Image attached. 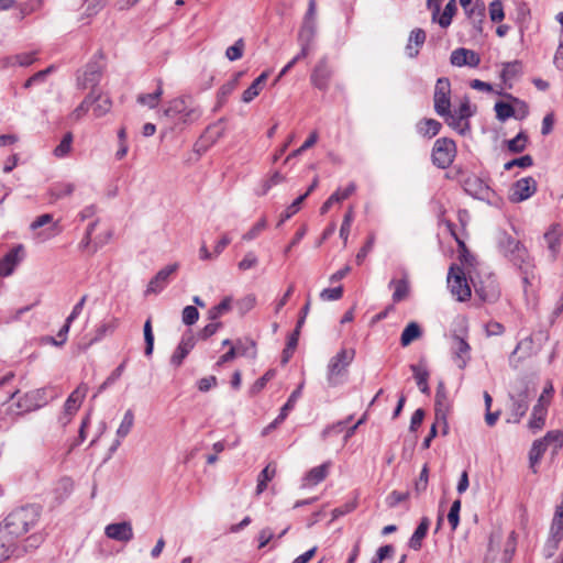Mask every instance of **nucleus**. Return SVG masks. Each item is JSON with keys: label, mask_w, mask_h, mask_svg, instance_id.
Segmentation results:
<instances>
[{"label": "nucleus", "mask_w": 563, "mask_h": 563, "mask_svg": "<svg viewBox=\"0 0 563 563\" xmlns=\"http://www.w3.org/2000/svg\"><path fill=\"white\" fill-rule=\"evenodd\" d=\"M34 516V510L31 507H21L10 512L0 526V547H10L14 538L26 533Z\"/></svg>", "instance_id": "nucleus-1"}, {"label": "nucleus", "mask_w": 563, "mask_h": 563, "mask_svg": "<svg viewBox=\"0 0 563 563\" xmlns=\"http://www.w3.org/2000/svg\"><path fill=\"white\" fill-rule=\"evenodd\" d=\"M500 246L506 253H509L510 261L519 266L522 274V283L525 285V294H528V286H532L534 282V265L530 260L528 251L518 241L511 236L504 235L500 240Z\"/></svg>", "instance_id": "nucleus-2"}, {"label": "nucleus", "mask_w": 563, "mask_h": 563, "mask_svg": "<svg viewBox=\"0 0 563 563\" xmlns=\"http://www.w3.org/2000/svg\"><path fill=\"white\" fill-rule=\"evenodd\" d=\"M112 109L111 98L100 89H92L70 113L73 121L81 120L90 110L97 119L104 117Z\"/></svg>", "instance_id": "nucleus-3"}, {"label": "nucleus", "mask_w": 563, "mask_h": 563, "mask_svg": "<svg viewBox=\"0 0 563 563\" xmlns=\"http://www.w3.org/2000/svg\"><path fill=\"white\" fill-rule=\"evenodd\" d=\"M201 114V110L185 98L173 99L164 110V117L172 120L175 124H191L198 121Z\"/></svg>", "instance_id": "nucleus-4"}, {"label": "nucleus", "mask_w": 563, "mask_h": 563, "mask_svg": "<svg viewBox=\"0 0 563 563\" xmlns=\"http://www.w3.org/2000/svg\"><path fill=\"white\" fill-rule=\"evenodd\" d=\"M355 357L354 349H341L332 356L327 366V380L329 386L342 384L346 377L347 368Z\"/></svg>", "instance_id": "nucleus-5"}, {"label": "nucleus", "mask_w": 563, "mask_h": 563, "mask_svg": "<svg viewBox=\"0 0 563 563\" xmlns=\"http://www.w3.org/2000/svg\"><path fill=\"white\" fill-rule=\"evenodd\" d=\"M510 405L508 423H519L529 409L530 390L525 382H521L515 393L509 394Z\"/></svg>", "instance_id": "nucleus-6"}, {"label": "nucleus", "mask_w": 563, "mask_h": 563, "mask_svg": "<svg viewBox=\"0 0 563 563\" xmlns=\"http://www.w3.org/2000/svg\"><path fill=\"white\" fill-rule=\"evenodd\" d=\"M456 155L455 142L448 137L438 139L432 148V163L442 169L448 168Z\"/></svg>", "instance_id": "nucleus-7"}, {"label": "nucleus", "mask_w": 563, "mask_h": 563, "mask_svg": "<svg viewBox=\"0 0 563 563\" xmlns=\"http://www.w3.org/2000/svg\"><path fill=\"white\" fill-rule=\"evenodd\" d=\"M448 285L451 294L456 297L459 301H465L471 297V287L461 267L452 266L450 268Z\"/></svg>", "instance_id": "nucleus-8"}, {"label": "nucleus", "mask_w": 563, "mask_h": 563, "mask_svg": "<svg viewBox=\"0 0 563 563\" xmlns=\"http://www.w3.org/2000/svg\"><path fill=\"white\" fill-rule=\"evenodd\" d=\"M433 106L439 115L449 114L451 111V82L445 77L439 78L435 82Z\"/></svg>", "instance_id": "nucleus-9"}, {"label": "nucleus", "mask_w": 563, "mask_h": 563, "mask_svg": "<svg viewBox=\"0 0 563 563\" xmlns=\"http://www.w3.org/2000/svg\"><path fill=\"white\" fill-rule=\"evenodd\" d=\"M88 393V386L85 383H81L66 399L64 405V412L59 418V421L63 426H66L70 422L73 416L80 408L86 395Z\"/></svg>", "instance_id": "nucleus-10"}, {"label": "nucleus", "mask_w": 563, "mask_h": 563, "mask_svg": "<svg viewBox=\"0 0 563 563\" xmlns=\"http://www.w3.org/2000/svg\"><path fill=\"white\" fill-rule=\"evenodd\" d=\"M434 411L437 423H442V432L446 434L449 431L448 415L450 411V400L442 382L437 387Z\"/></svg>", "instance_id": "nucleus-11"}, {"label": "nucleus", "mask_w": 563, "mask_h": 563, "mask_svg": "<svg viewBox=\"0 0 563 563\" xmlns=\"http://www.w3.org/2000/svg\"><path fill=\"white\" fill-rule=\"evenodd\" d=\"M537 191V181L533 177H523L517 180L510 188L509 200L522 202L533 196Z\"/></svg>", "instance_id": "nucleus-12"}, {"label": "nucleus", "mask_w": 563, "mask_h": 563, "mask_svg": "<svg viewBox=\"0 0 563 563\" xmlns=\"http://www.w3.org/2000/svg\"><path fill=\"white\" fill-rule=\"evenodd\" d=\"M562 238L563 229L558 223L551 224L543 234V241L549 253L548 256L552 262H554L559 256Z\"/></svg>", "instance_id": "nucleus-13"}, {"label": "nucleus", "mask_w": 563, "mask_h": 563, "mask_svg": "<svg viewBox=\"0 0 563 563\" xmlns=\"http://www.w3.org/2000/svg\"><path fill=\"white\" fill-rule=\"evenodd\" d=\"M451 353L453 362L460 369H464L471 361V346L462 336H452Z\"/></svg>", "instance_id": "nucleus-14"}, {"label": "nucleus", "mask_w": 563, "mask_h": 563, "mask_svg": "<svg viewBox=\"0 0 563 563\" xmlns=\"http://www.w3.org/2000/svg\"><path fill=\"white\" fill-rule=\"evenodd\" d=\"M462 186L466 194L481 200H488L492 195L490 188L476 175L466 176Z\"/></svg>", "instance_id": "nucleus-15"}, {"label": "nucleus", "mask_w": 563, "mask_h": 563, "mask_svg": "<svg viewBox=\"0 0 563 563\" xmlns=\"http://www.w3.org/2000/svg\"><path fill=\"white\" fill-rule=\"evenodd\" d=\"M24 250L22 245H16L0 258V276L8 277L12 275L15 267L22 262Z\"/></svg>", "instance_id": "nucleus-16"}, {"label": "nucleus", "mask_w": 563, "mask_h": 563, "mask_svg": "<svg viewBox=\"0 0 563 563\" xmlns=\"http://www.w3.org/2000/svg\"><path fill=\"white\" fill-rule=\"evenodd\" d=\"M101 76V67L97 63H89L77 78L78 87L80 89H98Z\"/></svg>", "instance_id": "nucleus-17"}, {"label": "nucleus", "mask_w": 563, "mask_h": 563, "mask_svg": "<svg viewBox=\"0 0 563 563\" xmlns=\"http://www.w3.org/2000/svg\"><path fill=\"white\" fill-rule=\"evenodd\" d=\"M179 268L178 263L169 264L162 269H159L156 275L150 280L146 294H158L161 292L168 284L170 275H173Z\"/></svg>", "instance_id": "nucleus-18"}, {"label": "nucleus", "mask_w": 563, "mask_h": 563, "mask_svg": "<svg viewBox=\"0 0 563 563\" xmlns=\"http://www.w3.org/2000/svg\"><path fill=\"white\" fill-rule=\"evenodd\" d=\"M104 534L112 540L120 542H129L133 539V528L131 522L122 521L110 523L104 528Z\"/></svg>", "instance_id": "nucleus-19"}, {"label": "nucleus", "mask_w": 563, "mask_h": 563, "mask_svg": "<svg viewBox=\"0 0 563 563\" xmlns=\"http://www.w3.org/2000/svg\"><path fill=\"white\" fill-rule=\"evenodd\" d=\"M51 224L46 230L37 232L36 235L40 239V241H46L47 239L56 235L59 233L58 222L53 221V216L49 213L42 214L37 217L30 225V229L32 231H36L40 228Z\"/></svg>", "instance_id": "nucleus-20"}, {"label": "nucleus", "mask_w": 563, "mask_h": 563, "mask_svg": "<svg viewBox=\"0 0 563 563\" xmlns=\"http://www.w3.org/2000/svg\"><path fill=\"white\" fill-rule=\"evenodd\" d=\"M450 60L452 65L457 67H477L481 63V57L474 51L467 48H456L451 53Z\"/></svg>", "instance_id": "nucleus-21"}, {"label": "nucleus", "mask_w": 563, "mask_h": 563, "mask_svg": "<svg viewBox=\"0 0 563 563\" xmlns=\"http://www.w3.org/2000/svg\"><path fill=\"white\" fill-rule=\"evenodd\" d=\"M195 345L196 339L191 333L183 335L178 346L170 357V363L176 367L180 366Z\"/></svg>", "instance_id": "nucleus-22"}, {"label": "nucleus", "mask_w": 563, "mask_h": 563, "mask_svg": "<svg viewBox=\"0 0 563 563\" xmlns=\"http://www.w3.org/2000/svg\"><path fill=\"white\" fill-rule=\"evenodd\" d=\"M330 77L331 70L327 64V60L321 59L313 68L310 79L311 84L316 88L320 90H325L329 86Z\"/></svg>", "instance_id": "nucleus-23"}, {"label": "nucleus", "mask_w": 563, "mask_h": 563, "mask_svg": "<svg viewBox=\"0 0 563 563\" xmlns=\"http://www.w3.org/2000/svg\"><path fill=\"white\" fill-rule=\"evenodd\" d=\"M316 10H317L316 1L310 0L308 3L307 13L305 15L303 24L299 32V40H303L305 37H307L308 42H311L313 40L314 33H316V23H314Z\"/></svg>", "instance_id": "nucleus-24"}, {"label": "nucleus", "mask_w": 563, "mask_h": 563, "mask_svg": "<svg viewBox=\"0 0 563 563\" xmlns=\"http://www.w3.org/2000/svg\"><path fill=\"white\" fill-rule=\"evenodd\" d=\"M486 7L485 3L481 0H477L473 3L472 8L467 10L465 13L467 19L470 20L473 29L477 34H482L483 32V23L485 19Z\"/></svg>", "instance_id": "nucleus-25"}, {"label": "nucleus", "mask_w": 563, "mask_h": 563, "mask_svg": "<svg viewBox=\"0 0 563 563\" xmlns=\"http://www.w3.org/2000/svg\"><path fill=\"white\" fill-rule=\"evenodd\" d=\"M36 60V52L20 53L11 56H5L0 59L2 68H10L14 66L27 67Z\"/></svg>", "instance_id": "nucleus-26"}, {"label": "nucleus", "mask_w": 563, "mask_h": 563, "mask_svg": "<svg viewBox=\"0 0 563 563\" xmlns=\"http://www.w3.org/2000/svg\"><path fill=\"white\" fill-rule=\"evenodd\" d=\"M111 238V232H107L106 240H99L98 238L89 236V233L84 234L81 241L78 243V250L82 253H87L88 255H93L100 247L107 244Z\"/></svg>", "instance_id": "nucleus-27"}, {"label": "nucleus", "mask_w": 563, "mask_h": 563, "mask_svg": "<svg viewBox=\"0 0 563 563\" xmlns=\"http://www.w3.org/2000/svg\"><path fill=\"white\" fill-rule=\"evenodd\" d=\"M329 466H330V463L327 462V463H323L319 466L311 468L302 477L301 487L302 488L313 487V486L318 485L319 483H321L328 476Z\"/></svg>", "instance_id": "nucleus-28"}, {"label": "nucleus", "mask_w": 563, "mask_h": 563, "mask_svg": "<svg viewBox=\"0 0 563 563\" xmlns=\"http://www.w3.org/2000/svg\"><path fill=\"white\" fill-rule=\"evenodd\" d=\"M426 42V32L422 29H415L410 32L408 43L406 45V55L410 58H415L419 54L420 47Z\"/></svg>", "instance_id": "nucleus-29"}, {"label": "nucleus", "mask_w": 563, "mask_h": 563, "mask_svg": "<svg viewBox=\"0 0 563 563\" xmlns=\"http://www.w3.org/2000/svg\"><path fill=\"white\" fill-rule=\"evenodd\" d=\"M268 79V71L262 73L247 89H245L242 93V101L245 103H250L253 101L263 90L266 81Z\"/></svg>", "instance_id": "nucleus-30"}, {"label": "nucleus", "mask_w": 563, "mask_h": 563, "mask_svg": "<svg viewBox=\"0 0 563 563\" xmlns=\"http://www.w3.org/2000/svg\"><path fill=\"white\" fill-rule=\"evenodd\" d=\"M119 319L115 317H111L109 319L102 320L95 330V336L91 340L90 344L101 341L106 335L112 334L117 328L119 327Z\"/></svg>", "instance_id": "nucleus-31"}, {"label": "nucleus", "mask_w": 563, "mask_h": 563, "mask_svg": "<svg viewBox=\"0 0 563 563\" xmlns=\"http://www.w3.org/2000/svg\"><path fill=\"white\" fill-rule=\"evenodd\" d=\"M548 413V408L541 405H534L530 420L528 422V428L533 432H538L545 424V417Z\"/></svg>", "instance_id": "nucleus-32"}, {"label": "nucleus", "mask_w": 563, "mask_h": 563, "mask_svg": "<svg viewBox=\"0 0 563 563\" xmlns=\"http://www.w3.org/2000/svg\"><path fill=\"white\" fill-rule=\"evenodd\" d=\"M388 287L393 289V301L400 302L409 295V282L406 277L400 279H391Z\"/></svg>", "instance_id": "nucleus-33"}, {"label": "nucleus", "mask_w": 563, "mask_h": 563, "mask_svg": "<svg viewBox=\"0 0 563 563\" xmlns=\"http://www.w3.org/2000/svg\"><path fill=\"white\" fill-rule=\"evenodd\" d=\"M442 125L434 119H423L416 125L417 132L428 139L434 137L441 130Z\"/></svg>", "instance_id": "nucleus-34"}, {"label": "nucleus", "mask_w": 563, "mask_h": 563, "mask_svg": "<svg viewBox=\"0 0 563 563\" xmlns=\"http://www.w3.org/2000/svg\"><path fill=\"white\" fill-rule=\"evenodd\" d=\"M410 369L413 373V377L420 391L428 395L430 393V388L428 385L429 372L427 367L421 364H412L410 365Z\"/></svg>", "instance_id": "nucleus-35"}, {"label": "nucleus", "mask_w": 563, "mask_h": 563, "mask_svg": "<svg viewBox=\"0 0 563 563\" xmlns=\"http://www.w3.org/2000/svg\"><path fill=\"white\" fill-rule=\"evenodd\" d=\"M522 73V64L519 60L505 63L500 73V78L505 84H509L518 78Z\"/></svg>", "instance_id": "nucleus-36"}, {"label": "nucleus", "mask_w": 563, "mask_h": 563, "mask_svg": "<svg viewBox=\"0 0 563 563\" xmlns=\"http://www.w3.org/2000/svg\"><path fill=\"white\" fill-rule=\"evenodd\" d=\"M429 526H430V520L427 517L422 518L409 540V547L411 549L419 550L421 548L422 540L427 536Z\"/></svg>", "instance_id": "nucleus-37"}, {"label": "nucleus", "mask_w": 563, "mask_h": 563, "mask_svg": "<svg viewBox=\"0 0 563 563\" xmlns=\"http://www.w3.org/2000/svg\"><path fill=\"white\" fill-rule=\"evenodd\" d=\"M162 96H163V82H162V80H158L156 90L152 93L139 95L137 102L142 106L150 108V109H154L157 107Z\"/></svg>", "instance_id": "nucleus-38"}, {"label": "nucleus", "mask_w": 563, "mask_h": 563, "mask_svg": "<svg viewBox=\"0 0 563 563\" xmlns=\"http://www.w3.org/2000/svg\"><path fill=\"white\" fill-rule=\"evenodd\" d=\"M474 288L484 301H494L498 297V289L494 279H489L486 286L474 283Z\"/></svg>", "instance_id": "nucleus-39"}, {"label": "nucleus", "mask_w": 563, "mask_h": 563, "mask_svg": "<svg viewBox=\"0 0 563 563\" xmlns=\"http://www.w3.org/2000/svg\"><path fill=\"white\" fill-rule=\"evenodd\" d=\"M457 11V5L455 0H449V2L445 4L444 10L442 13L439 12V15L437 16V20L434 22L439 23V25L443 29H446L450 26L452 22V18Z\"/></svg>", "instance_id": "nucleus-40"}, {"label": "nucleus", "mask_w": 563, "mask_h": 563, "mask_svg": "<svg viewBox=\"0 0 563 563\" xmlns=\"http://www.w3.org/2000/svg\"><path fill=\"white\" fill-rule=\"evenodd\" d=\"M422 332L417 322H410L402 331L400 336V343L402 346H408L415 340L421 336Z\"/></svg>", "instance_id": "nucleus-41"}, {"label": "nucleus", "mask_w": 563, "mask_h": 563, "mask_svg": "<svg viewBox=\"0 0 563 563\" xmlns=\"http://www.w3.org/2000/svg\"><path fill=\"white\" fill-rule=\"evenodd\" d=\"M548 449V444L544 442V440L538 439L532 443V446L529 452V462L530 467L534 468V466L540 462L543 454L545 453Z\"/></svg>", "instance_id": "nucleus-42"}, {"label": "nucleus", "mask_w": 563, "mask_h": 563, "mask_svg": "<svg viewBox=\"0 0 563 563\" xmlns=\"http://www.w3.org/2000/svg\"><path fill=\"white\" fill-rule=\"evenodd\" d=\"M276 475V466L268 464L257 477L256 495H261L267 487V483L271 482Z\"/></svg>", "instance_id": "nucleus-43"}, {"label": "nucleus", "mask_w": 563, "mask_h": 563, "mask_svg": "<svg viewBox=\"0 0 563 563\" xmlns=\"http://www.w3.org/2000/svg\"><path fill=\"white\" fill-rule=\"evenodd\" d=\"M134 426V413L131 409H128L121 420L120 426L117 429V438L124 439L131 432Z\"/></svg>", "instance_id": "nucleus-44"}, {"label": "nucleus", "mask_w": 563, "mask_h": 563, "mask_svg": "<svg viewBox=\"0 0 563 563\" xmlns=\"http://www.w3.org/2000/svg\"><path fill=\"white\" fill-rule=\"evenodd\" d=\"M75 190V185L71 183H57L49 189V195L54 200L63 199L70 196Z\"/></svg>", "instance_id": "nucleus-45"}, {"label": "nucleus", "mask_w": 563, "mask_h": 563, "mask_svg": "<svg viewBox=\"0 0 563 563\" xmlns=\"http://www.w3.org/2000/svg\"><path fill=\"white\" fill-rule=\"evenodd\" d=\"M562 531H563V507H559L556 509V512H555V516H554V519L552 522V527H551L552 539H553L555 545L562 539Z\"/></svg>", "instance_id": "nucleus-46"}, {"label": "nucleus", "mask_w": 563, "mask_h": 563, "mask_svg": "<svg viewBox=\"0 0 563 563\" xmlns=\"http://www.w3.org/2000/svg\"><path fill=\"white\" fill-rule=\"evenodd\" d=\"M73 146V134L70 132L66 133L59 144L54 148L53 154L57 158H64L66 157Z\"/></svg>", "instance_id": "nucleus-47"}, {"label": "nucleus", "mask_w": 563, "mask_h": 563, "mask_svg": "<svg viewBox=\"0 0 563 563\" xmlns=\"http://www.w3.org/2000/svg\"><path fill=\"white\" fill-rule=\"evenodd\" d=\"M441 117L444 118L445 122L450 126L457 130L460 133H464V131L468 129L467 120L465 118H460L457 114L453 113L452 110L449 114Z\"/></svg>", "instance_id": "nucleus-48"}, {"label": "nucleus", "mask_w": 563, "mask_h": 563, "mask_svg": "<svg viewBox=\"0 0 563 563\" xmlns=\"http://www.w3.org/2000/svg\"><path fill=\"white\" fill-rule=\"evenodd\" d=\"M301 387L302 386H299L296 390H294L290 394L286 404L280 408L279 420H285L287 418L288 413L294 409L298 398L301 395Z\"/></svg>", "instance_id": "nucleus-49"}, {"label": "nucleus", "mask_w": 563, "mask_h": 563, "mask_svg": "<svg viewBox=\"0 0 563 563\" xmlns=\"http://www.w3.org/2000/svg\"><path fill=\"white\" fill-rule=\"evenodd\" d=\"M267 227V220L262 217L247 232L242 235V240L250 242L256 239Z\"/></svg>", "instance_id": "nucleus-50"}, {"label": "nucleus", "mask_w": 563, "mask_h": 563, "mask_svg": "<svg viewBox=\"0 0 563 563\" xmlns=\"http://www.w3.org/2000/svg\"><path fill=\"white\" fill-rule=\"evenodd\" d=\"M528 137L523 132H519L514 139L507 142V147L512 153H520L526 148Z\"/></svg>", "instance_id": "nucleus-51"}, {"label": "nucleus", "mask_w": 563, "mask_h": 563, "mask_svg": "<svg viewBox=\"0 0 563 563\" xmlns=\"http://www.w3.org/2000/svg\"><path fill=\"white\" fill-rule=\"evenodd\" d=\"M306 199V196H299L286 210L284 213H282L280 216V220L278 221L277 223V227H280L285 221H287L288 219H290L294 214H296L299 209H300V206L301 203L305 201Z\"/></svg>", "instance_id": "nucleus-52"}, {"label": "nucleus", "mask_w": 563, "mask_h": 563, "mask_svg": "<svg viewBox=\"0 0 563 563\" xmlns=\"http://www.w3.org/2000/svg\"><path fill=\"white\" fill-rule=\"evenodd\" d=\"M318 132L317 131H313L310 133L309 137L303 142V144L301 146H299V148L295 150L294 152H291L285 159V163L289 162L291 158L300 155L302 152H305L306 150L312 147L317 141H318Z\"/></svg>", "instance_id": "nucleus-53"}, {"label": "nucleus", "mask_w": 563, "mask_h": 563, "mask_svg": "<svg viewBox=\"0 0 563 563\" xmlns=\"http://www.w3.org/2000/svg\"><path fill=\"white\" fill-rule=\"evenodd\" d=\"M143 332L145 341V355L151 356L154 350V334L150 319L145 321Z\"/></svg>", "instance_id": "nucleus-54"}, {"label": "nucleus", "mask_w": 563, "mask_h": 563, "mask_svg": "<svg viewBox=\"0 0 563 563\" xmlns=\"http://www.w3.org/2000/svg\"><path fill=\"white\" fill-rule=\"evenodd\" d=\"M244 46V41L242 38H239L233 45L227 48V58L231 62L240 59L243 56Z\"/></svg>", "instance_id": "nucleus-55"}, {"label": "nucleus", "mask_w": 563, "mask_h": 563, "mask_svg": "<svg viewBox=\"0 0 563 563\" xmlns=\"http://www.w3.org/2000/svg\"><path fill=\"white\" fill-rule=\"evenodd\" d=\"M496 117L499 121H506L515 115V110L511 104L499 101L495 104Z\"/></svg>", "instance_id": "nucleus-56"}, {"label": "nucleus", "mask_w": 563, "mask_h": 563, "mask_svg": "<svg viewBox=\"0 0 563 563\" xmlns=\"http://www.w3.org/2000/svg\"><path fill=\"white\" fill-rule=\"evenodd\" d=\"M241 75V73L236 74L233 79L229 80L220 87L218 91V97L220 101H224L234 91Z\"/></svg>", "instance_id": "nucleus-57"}, {"label": "nucleus", "mask_w": 563, "mask_h": 563, "mask_svg": "<svg viewBox=\"0 0 563 563\" xmlns=\"http://www.w3.org/2000/svg\"><path fill=\"white\" fill-rule=\"evenodd\" d=\"M460 511H461V500L456 499L452 503L450 511L448 514V521L453 531L459 527Z\"/></svg>", "instance_id": "nucleus-58"}, {"label": "nucleus", "mask_w": 563, "mask_h": 563, "mask_svg": "<svg viewBox=\"0 0 563 563\" xmlns=\"http://www.w3.org/2000/svg\"><path fill=\"white\" fill-rule=\"evenodd\" d=\"M533 159L530 155H523L518 158H514L504 165L505 170H510L514 167L527 168L532 166Z\"/></svg>", "instance_id": "nucleus-59"}, {"label": "nucleus", "mask_w": 563, "mask_h": 563, "mask_svg": "<svg viewBox=\"0 0 563 563\" xmlns=\"http://www.w3.org/2000/svg\"><path fill=\"white\" fill-rule=\"evenodd\" d=\"M231 309V299L224 298L219 305L209 310V318L216 320Z\"/></svg>", "instance_id": "nucleus-60"}, {"label": "nucleus", "mask_w": 563, "mask_h": 563, "mask_svg": "<svg viewBox=\"0 0 563 563\" xmlns=\"http://www.w3.org/2000/svg\"><path fill=\"white\" fill-rule=\"evenodd\" d=\"M395 553V548L390 544L380 547L376 554L372 558L371 563H383L384 560L391 558Z\"/></svg>", "instance_id": "nucleus-61"}, {"label": "nucleus", "mask_w": 563, "mask_h": 563, "mask_svg": "<svg viewBox=\"0 0 563 563\" xmlns=\"http://www.w3.org/2000/svg\"><path fill=\"white\" fill-rule=\"evenodd\" d=\"M258 264V257L254 252H247L244 257L239 262L238 267L240 271H249Z\"/></svg>", "instance_id": "nucleus-62"}, {"label": "nucleus", "mask_w": 563, "mask_h": 563, "mask_svg": "<svg viewBox=\"0 0 563 563\" xmlns=\"http://www.w3.org/2000/svg\"><path fill=\"white\" fill-rule=\"evenodd\" d=\"M542 439L544 440V442L548 445L554 444L555 448H561L563 445V431H561V430L549 431Z\"/></svg>", "instance_id": "nucleus-63"}, {"label": "nucleus", "mask_w": 563, "mask_h": 563, "mask_svg": "<svg viewBox=\"0 0 563 563\" xmlns=\"http://www.w3.org/2000/svg\"><path fill=\"white\" fill-rule=\"evenodd\" d=\"M553 64L559 70H563V27L559 35V45L554 54Z\"/></svg>", "instance_id": "nucleus-64"}]
</instances>
